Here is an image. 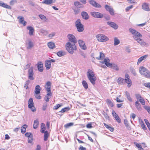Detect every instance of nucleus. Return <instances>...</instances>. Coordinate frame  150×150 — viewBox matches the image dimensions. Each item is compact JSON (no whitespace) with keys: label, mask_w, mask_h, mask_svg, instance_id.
<instances>
[{"label":"nucleus","mask_w":150,"mask_h":150,"mask_svg":"<svg viewBox=\"0 0 150 150\" xmlns=\"http://www.w3.org/2000/svg\"><path fill=\"white\" fill-rule=\"evenodd\" d=\"M55 33H53L51 34H49L48 36V37L51 38L53 36L55 35Z\"/></svg>","instance_id":"774afa93"},{"label":"nucleus","mask_w":150,"mask_h":150,"mask_svg":"<svg viewBox=\"0 0 150 150\" xmlns=\"http://www.w3.org/2000/svg\"><path fill=\"white\" fill-rule=\"evenodd\" d=\"M81 15L83 18L86 20L89 18V16L88 13L86 12L83 11L81 13Z\"/></svg>","instance_id":"c85d7f7f"},{"label":"nucleus","mask_w":150,"mask_h":150,"mask_svg":"<svg viewBox=\"0 0 150 150\" xmlns=\"http://www.w3.org/2000/svg\"><path fill=\"white\" fill-rule=\"evenodd\" d=\"M17 18L19 20V23L22 24L23 26H25L26 25L27 22L24 20V18L23 16H19L17 17Z\"/></svg>","instance_id":"dca6fc26"},{"label":"nucleus","mask_w":150,"mask_h":150,"mask_svg":"<svg viewBox=\"0 0 150 150\" xmlns=\"http://www.w3.org/2000/svg\"><path fill=\"white\" fill-rule=\"evenodd\" d=\"M105 57V54L102 52H100L99 57H96V58L98 59H103Z\"/></svg>","instance_id":"79ce46f5"},{"label":"nucleus","mask_w":150,"mask_h":150,"mask_svg":"<svg viewBox=\"0 0 150 150\" xmlns=\"http://www.w3.org/2000/svg\"><path fill=\"white\" fill-rule=\"evenodd\" d=\"M87 75L90 81L93 85H94L97 79L96 76H95L94 72L91 69H88Z\"/></svg>","instance_id":"f03ea898"},{"label":"nucleus","mask_w":150,"mask_h":150,"mask_svg":"<svg viewBox=\"0 0 150 150\" xmlns=\"http://www.w3.org/2000/svg\"><path fill=\"white\" fill-rule=\"evenodd\" d=\"M70 108L69 107H65L61 109V110L59 111L61 113H63L65 112H67L69 110H70Z\"/></svg>","instance_id":"e433bc0d"},{"label":"nucleus","mask_w":150,"mask_h":150,"mask_svg":"<svg viewBox=\"0 0 150 150\" xmlns=\"http://www.w3.org/2000/svg\"><path fill=\"white\" fill-rule=\"evenodd\" d=\"M74 123L72 122L69 123L67 124H66L64 125V127L66 128H68L70 126H72L73 125Z\"/></svg>","instance_id":"3c124183"},{"label":"nucleus","mask_w":150,"mask_h":150,"mask_svg":"<svg viewBox=\"0 0 150 150\" xmlns=\"http://www.w3.org/2000/svg\"><path fill=\"white\" fill-rule=\"evenodd\" d=\"M148 56V55H145L140 57L138 59L137 64L138 65L142 61L146 59Z\"/></svg>","instance_id":"5701e85b"},{"label":"nucleus","mask_w":150,"mask_h":150,"mask_svg":"<svg viewBox=\"0 0 150 150\" xmlns=\"http://www.w3.org/2000/svg\"><path fill=\"white\" fill-rule=\"evenodd\" d=\"M29 82V81H26L25 85L24 86V88H25L26 89H27L28 88V85Z\"/></svg>","instance_id":"bf43d9fd"},{"label":"nucleus","mask_w":150,"mask_h":150,"mask_svg":"<svg viewBox=\"0 0 150 150\" xmlns=\"http://www.w3.org/2000/svg\"><path fill=\"white\" fill-rule=\"evenodd\" d=\"M144 121L146 125H147V127L150 131V123L147 119H144Z\"/></svg>","instance_id":"09e8293b"},{"label":"nucleus","mask_w":150,"mask_h":150,"mask_svg":"<svg viewBox=\"0 0 150 150\" xmlns=\"http://www.w3.org/2000/svg\"><path fill=\"white\" fill-rule=\"evenodd\" d=\"M74 12L75 14H76L79 13L80 10L78 8H75L74 9Z\"/></svg>","instance_id":"052dcab7"},{"label":"nucleus","mask_w":150,"mask_h":150,"mask_svg":"<svg viewBox=\"0 0 150 150\" xmlns=\"http://www.w3.org/2000/svg\"><path fill=\"white\" fill-rule=\"evenodd\" d=\"M112 65L110 67H112L113 69L117 71H118L119 70V68L115 64H111Z\"/></svg>","instance_id":"c03bdc74"},{"label":"nucleus","mask_w":150,"mask_h":150,"mask_svg":"<svg viewBox=\"0 0 150 150\" xmlns=\"http://www.w3.org/2000/svg\"><path fill=\"white\" fill-rule=\"evenodd\" d=\"M34 96L37 99H40L41 98V96H40V93H34Z\"/></svg>","instance_id":"37998d69"},{"label":"nucleus","mask_w":150,"mask_h":150,"mask_svg":"<svg viewBox=\"0 0 150 150\" xmlns=\"http://www.w3.org/2000/svg\"><path fill=\"white\" fill-rule=\"evenodd\" d=\"M78 31L81 32L83 31L84 29L83 25L81 23L80 19H78L75 23Z\"/></svg>","instance_id":"20e7f679"},{"label":"nucleus","mask_w":150,"mask_h":150,"mask_svg":"<svg viewBox=\"0 0 150 150\" xmlns=\"http://www.w3.org/2000/svg\"><path fill=\"white\" fill-rule=\"evenodd\" d=\"M125 79L121 77H119L118 78L117 82L119 85H122L124 83Z\"/></svg>","instance_id":"f704fd0d"},{"label":"nucleus","mask_w":150,"mask_h":150,"mask_svg":"<svg viewBox=\"0 0 150 150\" xmlns=\"http://www.w3.org/2000/svg\"><path fill=\"white\" fill-rule=\"evenodd\" d=\"M134 40L137 41V42L142 46H144L147 45V43L144 40L139 38H135Z\"/></svg>","instance_id":"f3484780"},{"label":"nucleus","mask_w":150,"mask_h":150,"mask_svg":"<svg viewBox=\"0 0 150 150\" xmlns=\"http://www.w3.org/2000/svg\"><path fill=\"white\" fill-rule=\"evenodd\" d=\"M106 102L109 107H113L114 105L112 101L109 99H107L106 100Z\"/></svg>","instance_id":"473e14b6"},{"label":"nucleus","mask_w":150,"mask_h":150,"mask_svg":"<svg viewBox=\"0 0 150 150\" xmlns=\"http://www.w3.org/2000/svg\"><path fill=\"white\" fill-rule=\"evenodd\" d=\"M125 81L127 84V86L128 88H130L131 87L132 85V82L130 78L129 75L128 74H126L125 75Z\"/></svg>","instance_id":"0eeeda50"},{"label":"nucleus","mask_w":150,"mask_h":150,"mask_svg":"<svg viewBox=\"0 0 150 150\" xmlns=\"http://www.w3.org/2000/svg\"><path fill=\"white\" fill-rule=\"evenodd\" d=\"M39 125V122L38 119H36L34 120L33 125V128L36 129L38 128Z\"/></svg>","instance_id":"2f4dec72"},{"label":"nucleus","mask_w":150,"mask_h":150,"mask_svg":"<svg viewBox=\"0 0 150 150\" xmlns=\"http://www.w3.org/2000/svg\"><path fill=\"white\" fill-rule=\"evenodd\" d=\"M107 23L111 27L115 29H117L118 28V25L115 23L112 22H108Z\"/></svg>","instance_id":"412c9836"},{"label":"nucleus","mask_w":150,"mask_h":150,"mask_svg":"<svg viewBox=\"0 0 150 150\" xmlns=\"http://www.w3.org/2000/svg\"><path fill=\"white\" fill-rule=\"evenodd\" d=\"M144 86L146 87L150 88V83H145Z\"/></svg>","instance_id":"0e129e2a"},{"label":"nucleus","mask_w":150,"mask_h":150,"mask_svg":"<svg viewBox=\"0 0 150 150\" xmlns=\"http://www.w3.org/2000/svg\"><path fill=\"white\" fill-rule=\"evenodd\" d=\"M91 15L93 17L96 18H102L103 17V14L96 12H92L91 13Z\"/></svg>","instance_id":"1a4fd4ad"},{"label":"nucleus","mask_w":150,"mask_h":150,"mask_svg":"<svg viewBox=\"0 0 150 150\" xmlns=\"http://www.w3.org/2000/svg\"><path fill=\"white\" fill-rule=\"evenodd\" d=\"M67 38L71 42L73 43H76L77 42L76 39L74 35L69 34L67 35Z\"/></svg>","instance_id":"f8f14e48"},{"label":"nucleus","mask_w":150,"mask_h":150,"mask_svg":"<svg viewBox=\"0 0 150 150\" xmlns=\"http://www.w3.org/2000/svg\"><path fill=\"white\" fill-rule=\"evenodd\" d=\"M57 55L59 57H61L64 54V52L62 51H59L57 53Z\"/></svg>","instance_id":"864d4df0"},{"label":"nucleus","mask_w":150,"mask_h":150,"mask_svg":"<svg viewBox=\"0 0 150 150\" xmlns=\"http://www.w3.org/2000/svg\"><path fill=\"white\" fill-rule=\"evenodd\" d=\"M37 67L38 70L40 72H42L43 71V64L42 62H39L38 63Z\"/></svg>","instance_id":"aec40b11"},{"label":"nucleus","mask_w":150,"mask_h":150,"mask_svg":"<svg viewBox=\"0 0 150 150\" xmlns=\"http://www.w3.org/2000/svg\"><path fill=\"white\" fill-rule=\"evenodd\" d=\"M135 96L137 99L139 100V101L142 105H145V102L144 99L142 97L141 95L139 94H135Z\"/></svg>","instance_id":"9d476101"},{"label":"nucleus","mask_w":150,"mask_h":150,"mask_svg":"<svg viewBox=\"0 0 150 150\" xmlns=\"http://www.w3.org/2000/svg\"><path fill=\"white\" fill-rule=\"evenodd\" d=\"M52 96V93L51 92H47V94L46 95L45 98V100L46 102H48L49 100Z\"/></svg>","instance_id":"a878e982"},{"label":"nucleus","mask_w":150,"mask_h":150,"mask_svg":"<svg viewBox=\"0 0 150 150\" xmlns=\"http://www.w3.org/2000/svg\"><path fill=\"white\" fill-rule=\"evenodd\" d=\"M48 46L50 49H53L55 47V45L54 43L50 42L47 44Z\"/></svg>","instance_id":"58836bf2"},{"label":"nucleus","mask_w":150,"mask_h":150,"mask_svg":"<svg viewBox=\"0 0 150 150\" xmlns=\"http://www.w3.org/2000/svg\"><path fill=\"white\" fill-rule=\"evenodd\" d=\"M110 60L109 59L107 58L105 59L104 61L105 65L109 67H110L112 65L110 63Z\"/></svg>","instance_id":"cd10ccee"},{"label":"nucleus","mask_w":150,"mask_h":150,"mask_svg":"<svg viewBox=\"0 0 150 150\" xmlns=\"http://www.w3.org/2000/svg\"><path fill=\"white\" fill-rule=\"evenodd\" d=\"M28 79L31 80H33L34 78L33 77L34 73L33 72V67H31L28 70Z\"/></svg>","instance_id":"9b49d317"},{"label":"nucleus","mask_w":150,"mask_h":150,"mask_svg":"<svg viewBox=\"0 0 150 150\" xmlns=\"http://www.w3.org/2000/svg\"><path fill=\"white\" fill-rule=\"evenodd\" d=\"M89 2L90 4L96 7L100 8L101 7V6L100 5L97 3L96 2L93 0H90L89 1Z\"/></svg>","instance_id":"6ab92c4d"},{"label":"nucleus","mask_w":150,"mask_h":150,"mask_svg":"<svg viewBox=\"0 0 150 150\" xmlns=\"http://www.w3.org/2000/svg\"><path fill=\"white\" fill-rule=\"evenodd\" d=\"M103 124L105 127L110 131L111 132H113L114 131V129L113 127L106 124L105 123H104Z\"/></svg>","instance_id":"c756f323"},{"label":"nucleus","mask_w":150,"mask_h":150,"mask_svg":"<svg viewBox=\"0 0 150 150\" xmlns=\"http://www.w3.org/2000/svg\"><path fill=\"white\" fill-rule=\"evenodd\" d=\"M132 7L133 6L132 5H131L127 7L125 9V10L126 11H128L130 9L132 8Z\"/></svg>","instance_id":"e2e57ef3"},{"label":"nucleus","mask_w":150,"mask_h":150,"mask_svg":"<svg viewBox=\"0 0 150 150\" xmlns=\"http://www.w3.org/2000/svg\"><path fill=\"white\" fill-rule=\"evenodd\" d=\"M98 40L100 42H106L108 40L109 38L107 36L102 34H99L96 36Z\"/></svg>","instance_id":"39448f33"},{"label":"nucleus","mask_w":150,"mask_h":150,"mask_svg":"<svg viewBox=\"0 0 150 150\" xmlns=\"http://www.w3.org/2000/svg\"><path fill=\"white\" fill-rule=\"evenodd\" d=\"M129 30L133 35V38L134 39L135 38H138L142 37V35L136 31L135 30L130 28L129 29Z\"/></svg>","instance_id":"423d86ee"},{"label":"nucleus","mask_w":150,"mask_h":150,"mask_svg":"<svg viewBox=\"0 0 150 150\" xmlns=\"http://www.w3.org/2000/svg\"><path fill=\"white\" fill-rule=\"evenodd\" d=\"M105 8L106 10L108 11L110 14L112 16L114 15V12L113 9L110 6L106 5L105 6Z\"/></svg>","instance_id":"a211bd4d"},{"label":"nucleus","mask_w":150,"mask_h":150,"mask_svg":"<svg viewBox=\"0 0 150 150\" xmlns=\"http://www.w3.org/2000/svg\"><path fill=\"white\" fill-rule=\"evenodd\" d=\"M135 145L138 148L139 150H144V149L142 147L141 145L138 143H136Z\"/></svg>","instance_id":"de8ad7c7"},{"label":"nucleus","mask_w":150,"mask_h":150,"mask_svg":"<svg viewBox=\"0 0 150 150\" xmlns=\"http://www.w3.org/2000/svg\"><path fill=\"white\" fill-rule=\"evenodd\" d=\"M75 43H71L70 42H68L65 44L66 50L71 54H73L74 51H76L77 50L76 46Z\"/></svg>","instance_id":"f257e3e1"},{"label":"nucleus","mask_w":150,"mask_h":150,"mask_svg":"<svg viewBox=\"0 0 150 150\" xmlns=\"http://www.w3.org/2000/svg\"><path fill=\"white\" fill-rule=\"evenodd\" d=\"M33 43L31 41H29L28 43L27 48L30 49L33 47Z\"/></svg>","instance_id":"8fccbe9b"},{"label":"nucleus","mask_w":150,"mask_h":150,"mask_svg":"<svg viewBox=\"0 0 150 150\" xmlns=\"http://www.w3.org/2000/svg\"><path fill=\"white\" fill-rule=\"evenodd\" d=\"M33 140V136H30V137H28V142L29 143H31Z\"/></svg>","instance_id":"6e6d98bb"},{"label":"nucleus","mask_w":150,"mask_h":150,"mask_svg":"<svg viewBox=\"0 0 150 150\" xmlns=\"http://www.w3.org/2000/svg\"><path fill=\"white\" fill-rule=\"evenodd\" d=\"M78 42L79 46L81 49L84 50H85L86 49V47L84 41L80 40L78 41Z\"/></svg>","instance_id":"2eb2a0df"},{"label":"nucleus","mask_w":150,"mask_h":150,"mask_svg":"<svg viewBox=\"0 0 150 150\" xmlns=\"http://www.w3.org/2000/svg\"><path fill=\"white\" fill-rule=\"evenodd\" d=\"M44 133V140L45 141H46L47 140V139L49 136V134L47 131H45V132Z\"/></svg>","instance_id":"4c0bfd02"},{"label":"nucleus","mask_w":150,"mask_h":150,"mask_svg":"<svg viewBox=\"0 0 150 150\" xmlns=\"http://www.w3.org/2000/svg\"><path fill=\"white\" fill-rule=\"evenodd\" d=\"M51 83L50 81H48L47 82L45 85V88L47 92H51Z\"/></svg>","instance_id":"393cba45"},{"label":"nucleus","mask_w":150,"mask_h":150,"mask_svg":"<svg viewBox=\"0 0 150 150\" xmlns=\"http://www.w3.org/2000/svg\"><path fill=\"white\" fill-rule=\"evenodd\" d=\"M0 6L8 9H11V6L7 4L4 3L2 1H0Z\"/></svg>","instance_id":"4be33fe9"},{"label":"nucleus","mask_w":150,"mask_h":150,"mask_svg":"<svg viewBox=\"0 0 150 150\" xmlns=\"http://www.w3.org/2000/svg\"><path fill=\"white\" fill-rule=\"evenodd\" d=\"M40 87L39 85H37L35 87V93H40Z\"/></svg>","instance_id":"a19ab883"},{"label":"nucleus","mask_w":150,"mask_h":150,"mask_svg":"<svg viewBox=\"0 0 150 150\" xmlns=\"http://www.w3.org/2000/svg\"><path fill=\"white\" fill-rule=\"evenodd\" d=\"M135 105L136 108L138 110H142V108L141 104L138 101L135 102Z\"/></svg>","instance_id":"72a5a7b5"},{"label":"nucleus","mask_w":150,"mask_h":150,"mask_svg":"<svg viewBox=\"0 0 150 150\" xmlns=\"http://www.w3.org/2000/svg\"><path fill=\"white\" fill-rule=\"evenodd\" d=\"M144 108L150 114V107L144 106Z\"/></svg>","instance_id":"4d7b16f0"},{"label":"nucleus","mask_w":150,"mask_h":150,"mask_svg":"<svg viewBox=\"0 0 150 150\" xmlns=\"http://www.w3.org/2000/svg\"><path fill=\"white\" fill-rule=\"evenodd\" d=\"M45 65L47 69H49L51 67V63L48 60L45 62Z\"/></svg>","instance_id":"7c9ffc66"},{"label":"nucleus","mask_w":150,"mask_h":150,"mask_svg":"<svg viewBox=\"0 0 150 150\" xmlns=\"http://www.w3.org/2000/svg\"><path fill=\"white\" fill-rule=\"evenodd\" d=\"M149 6V4L146 3H143L142 6V8L144 11H150V8Z\"/></svg>","instance_id":"4468645a"},{"label":"nucleus","mask_w":150,"mask_h":150,"mask_svg":"<svg viewBox=\"0 0 150 150\" xmlns=\"http://www.w3.org/2000/svg\"><path fill=\"white\" fill-rule=\"evenodd\" d=\"M112 116L115 118V120L118 123H121V121L120 118L114 110H112Z\"/></svg>","instance_id":"ddd939ff"},{"label":"nucleus","mask_w":150,"mask_h":150,"mask_svg":"<svg viewBox=\"0 0 150 150\" xmlns=\"http://www.w3.org/2000/svg\"><path fill=\"white\" fill-rule=\"evenodd\" d=\"M27 29L29 30V35L31 36L33 35L35 31L34 28L32 26H28Z\"/></svg>","instance_id":"b1692460"},{"label":"nucleus","mask_w":150,"mask_h":150,"mask_svg":"<svg viewBox=\"0 0 150 150\" xmlns=\"http://www.w3.org/2000/svg\"><path fill=\"white\" fill-rule=\"evenodd\" d=\"M116 101L117 102H123L124 101L123 100L120 99L118 97H117L116 98Z\"/></svg>","instance_id":"69168bd1"},{"label":"nucleus","mask_w":150,"mask_h":150,"mask_svg":"<svg viewBox=\"0 0 150 150\" xmlns=\"http://www.w3.org/2000/svg\"><path fill=\"white\" fill-rule=\"evenodd\" d=\"M27 127V125H24L21 128V131L22 133H24L26 130V128Z\"/></svg>","instance_id":"ea45409f"},{"label":"nucleus","mask_w":150,"mask_h":150,"mask_svg":"<svg viewBox=\"0 0 150 150\" xmlns=\"http://www.w3.org/2000/svg\"><path fill=\"white\" fill-rule=\"evenodd\" d=\"M53 3V0H44L42 3L47 5L51 4Z\"/></svg>","instance_id":"c9c22d12"},{"label":"nucleus","mask_w":150,"mask_h":150,"mask_svg":"<svg viewBox=\"0 0 150 150\" xmlns=\"http://www.w3.org/2000/svg\"><path fill=\"white\" fill-rule=\"evenodd\" d=\"M28 108L30 109L32 112H34L36 110L34 107V103L32 98H31L29 99L28 102Z\"/></svg>","instance_id":"6e6552de"},{"label":"nucleus","mask_w":150,"mask_h":150,"mask_svg":"<svg viewBox=\"0 0 150 150\" xmlns=\"http://www.w3.org/2000/svg\"><path fill=\"white\" fill-rule=\"evenodd\" d=\"M62 106V105L60 104H57L56 105V106H54V109L57 110L60 107Z\"/></svg>","instance_id":"13d9d810"},{"label":"nucleus","mask_w":150,"mask_h":150,"mask_svg":"<svg viewBox=\"0 0 150 150\" xmlns=\"http://www.w3.org/2000/svg\"><path fill=\"white\" fill-rule=\"evenodd\" d=\"M139 71L141 74L145 77L150 78V72L144 67H141L139 68Z\"/></svg>","instance_id":"7ed1b4c3"},{"label":"nucleus","mask_w":150,"mask_h":150,"mask_svg":"<svg viewBox=\"0 0 150 150\" xmlns=\"http://www.w3.org/2000/svg\"><path fill=\"white\" fill-rule=\"evenodd\" d=\"M82 84L85 89H87L88 88V84L85 81H83L82 82Z\"/></svg>","instance_id":"a18cd8bd"},{"label":"nucleus","mask_w":150,"mask_h":150,"mask_svg":"<svg viewBox=\"0 0 150 150\" xmlns=\"http://www.w3.org/2000/svg\"><path fill=\"white\" fill-rule=\"evenodd\" d=\"M79 150H86V148L83 147L82 146H80L79 148Z\"/></svg>","instance_id":"338daca9"},{"label":"nucleus","mask_w":150,"mask_h":150,"mask_svg":"<svg viewBox=\"0 0 150 150\" xmlns=\"http://www.w3.org/2000/svg\"><path fill=\"white\" fill-rule=\"evenodd\" d=\"M47 103L44 104L42 106V110H45L47 108Z\"/></svg>","instance_id":"680f3d73"},{"label":"nucleus","mask_w":150,"mask_h":150,"mask_svg":"<svg viewBox=\"0 0 150 150\" xmlns=\"http://www.w3.org/2000/svg\"><path fill=\"white\" fill-rule=\"evenodd\" d=\"M114 45H118L120 42L119 40L116 38H115L114 39Z\"/></svg>","instance_id":"603ef678"},{"label":"nucleus","mask_w":150,"mask_h":150,"mask_svg":"<svg viewBox=\"0 0 150 150\" xmlns=\"http://www.w3.org/2000/svg\"><path fill=\"white\" fill-rule=\"evenodd\" d=\"M126 95L127 96V99L130 102H132V98L130 96V94L129 93H128L127 92H126Z\"/></svg>","instance_id":"49530a36"},{"label":"nucleus","mask_w":150,"mask_h":150,"mask_svg":"<svg viewBox=\"0 0 150 150\" xmlns=\"http://www.w3.org/2000/svg\"><path fill=\"white\" fill-rule=\"evenodd\" d=\"M39 16L42 20H44L45 21L47 20L46 17L43 15L40 14L39 15Z\"/></svg>","instance_id":"5fc2aeb1"},{"label":"nucleus","mask_w":150,"mask_h":150,"mask_svg":"<svg viewBox=\"0 0 150 150\" xmlns=\"http://www.w3.org/2000/svg\"><path fill=\"white\" fill-rule=\"evenodd\" d=\"M40 132L42 133H43L45 132L46 130V127L45 124L43 123H42L40 124Z\"/></svg>","instance_id":"bb28decb"}]
</instances>
